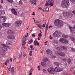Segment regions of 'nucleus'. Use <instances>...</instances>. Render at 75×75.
<instances>
[{"instance_id": "nucleus-57", "label": "nucleus", "mask_w": 75, "mask_h": 75, "mask_svg": "<svg viewBox=\"0 0 75 75\" xmlns=\"http://www.w3.org/2000/svg\"><path fill=\"white\" fill-rule=\"evenodd\" d=\"M52 2H51L52 3V2L54 1L53 0H49V1H52Z\"/></svg>"}, {"instance_id": "nucleus-61", "label": "nucleus", "mask_w": 75, "mask_h": 75, "mask_svg": "<svg viewBox=\"0 0 75 75\" xmlns=\"http://www.w3.org/2000/svg\"><path fill=\"white\" fill-rule=\"evenodd\" d=\"M1 3H3V0H1Z\"/></svg>"}, {"instance_id": "nucleus-10", "label": "nucleus", "mask_w": 75, "mask_h": 75, "mask_svg": "<svg viewBox=\"0 0 75 75\" xmlns=\"http://www.w3.org/2000/svg\"><path fill=\"white\" fill-rule=\"evenodd\" d=\"M47 54L49 55H51L52 54V52L50 50H47L46 51Z\"/></svg>"}, {"instance_id": "nucleus-4", "label": "nucleus", "mask_w": 75, "mask_h": 75, "mask_svg": "<svg viewBox=\"0 0 75 75\" xmlns=\"http://www.w3.org/2000/svg\"><path fill=\"white\" fill-rule=\"evenodd\" d=\"M7 20V17L5 16H0V21H2L3 23L6 22Z\"/></svg>"}, {"instance_id": "nucleus-36", "label": "nucleus", "mask_w": 75, "mask_h": 75, "mask_svg": "<svg viewBox=\"0 0 75 75\" xmlns=\"http://www.w3.org/2000/svg\"><path fill=\"white\" fill-rule=\"evenodd\" d=\"M30 47L31 48V49L32 50H34V48H33V46L32 45H30Z\"/></svg>"}, {"instance_id": "nucleus-27", "label": "nucleus", "mask_w": 75, "mask_h": 75, "mask_svg": "<svg viewBox=\"0 0 75 75\" xmlns=\"http://www.w3.org/2000/svg\"><path fill=\"white\" fill-rule=\"evenodd\" d=\"M61 48L63 50H66L67 49V47H64L63 46H61Z\"/></svg>"}, {"instance_id": "nucleus-60", "label": "nucleus", "mask_w": 75, "mask_h": 75, "mask_svg": "<svg viewBox=\"0 0 75 75\" xmlns=\"http://www.w3.org/2000/svg\"><path fill=\"white\" fill-rule=\"evenodd\" d=\"M32 36L33 37H35V35L34 34H32Z\"/></svg>"}, {"instance_id": "nucleus-55", "label": "nucleus", "mask_w": 75, "mask_h": 75, "mask_svg": "<svg viewBox=\"0 0 75 75\" xmlns=\"http://www.w3.org/2000/svg\"><path fill=\"white\" fill-rule=\"evenodd\" d=\"M35 13L33 12V14H32V16H35Z\"/></svg>"}, {"instance_id": "nucleus-18", "label": "nucleus", "mask_w": 75, "mask_h": 75, "mask_svg": "<svg viewBox=\"0 0 75 75\" xmlns=\"http://www.w3.org/2000/svg\"><path fill=\"white\" fill-rule=\"evenodd\" d=\"M34 45H38V46H39V45H40V44L37 41H35L34 42Z\"/></svg>"}, {"instance_id": "nucleus-25", "label": "nucleus", "mask_w": 75, "mask_h": 75, "mask_svg": "<svg viewBox=\"0 0 75 75\" xmlns=\"http://www.w3.org/2000/svg\"><path fill=\"white\" fill-rule=\"evenodd\" d=\"M19 4H20V5H23V2L22 1L20 0L19 2Z\"/></svg>"}, {"instance_id": "nucleus-62", "label": "nucleus", "mask_w": 75, "mask_h": 75, "mask_svg": "<svg viewBox=\"0 0 75 75\" xmlns=\"http://www.w3.org/2000/svg\"><path fill=\"white\" fill-rule=\"evenodd\" d=\"M35 23H40L38 21H36L35 22Z\"/></svg>"}, {"instance_id": "nucleus-32", "label": "nucleus", "mask_w": 75, "mask_h": 75, "mask_svg": "<svg viewBox=\"0 0 75 75\" xmlns=\"http://www.w3.org/2000/svg\"><path fill=\"white\" fill-rule=\"evenodd\" d=\"M33 51H31L30 52L29 54V55H30V56H32Z\"/></svg>"}, {"instance_id": "nucleus-23", "label": "nucleus", "mask_w": 75, "mask_h": 75, "mask_svg": "<svg viewBox=\"0 0 75 75\" xmlns=\"http://www.w3.org/2000/svg\"><path fill=\"white\" fill-rule=\"evenodd\" d=\"M2 14H5L4 11H0V15Z\"/></svg>"}, {"instance_id": "nucleus-19", "label": "nucleus", "mask_w": 75, "mask_h": 75, "mask_svg": "<svg viewBox=\"0 0 75 75\" xmlns=\"http://www.w3.org/2000/svg\"><path fill=\"white\" fill-rule=\"evenodd\" d=\"M43 61L44 62H47L48 61V59L46 58H44L42 59Z\"/></svg>"}, {"instance_id": "nucleus-52", "label": "nucleus", "mask_w": 75, "mask_h": 75, "mask_svg": "<svg viewBox=\"0 0 75 75\" xmlns=\"http://www.w3.org/2000/svg\"><path fill=\"white\" fill-rule=\"evenodd\" d=\"M23 56L24 57H26L27 56V54L25 53H23Z\"/></svg>"}, {"instance_id": "nucleus-35", "label": "nucleus", "mask_w": 75, "mask_h": 75, "mask_svg": "<svg viewBox=\"0 0 75 75\" xmlns=\"http://www.w3.org/2000/svg\"><path fill=\"white\" fill-rule=\"evenodd\" d=\"M49 8H48V7H47V8H45L46 11H49Z\"/></svg>"}, {"instance_id": "nucleus-16", "label": "nucleus", "mask_w": 75, "mask_h": 75, "mask_svg": "<svg viewBox=\"0 0 75 75\" xmlns=\"http://www.w3.org/2000/svg\"><path fill=\"white\" fill-rule=\"evenodd\" d=\"M8 34H14V32H13L10 30H9L8 31Z\"/></svg>"}, {"instance_id": "nucleus-22", "label": "nucleus", "mask_w": 75, "mask_h": 75, "mask_svg": "<svg viewBox=\"0 0 75 75\" xmlns=\"http://www.w3.org/2000/svg\"><path fill=\"white\" fill-rule=\"evenodd\" d=\"M41 64L42 66H46L47 64L45 62H42L41 63Z\"/></svg>"}, {"instance_id": "nucleus-9", "label": "nucleus", "mask_w": 75, "mask_h": 75, "mask_svg": "<svg viewBox=\"0 0 75 75\" xmlns=\"http://www.w3.org/2000/svg\"><path fill=\"white\" fill-rule=\"evenodd\" d=\"M30 2L31 3V4H35V5L37 3L36 2L37 1V0H30Z\"/></svg>"}, {"instance_id": "nucleus-6", "label": "nucleus", "mask_w": 75, "mask_h": 75, "mask_svg": "<svg viewBox=\"0 0 75 75\" xmlns=\"http://www.w3.org/2000/svg\"><path fill=\"white\" fill-rule=\"evenodd\" d=\"M55 52L57 55H60V56H61V57H64V56H65V54L63 52H61L60 53H58L57 51H55Z\"/></svg>"}, {"instance_id": "nucleus-21", "label": "nucleus", "mask_w": 75, "mask_h": 75, "mask_svg": "<svg viewBox=\"0 0 75 75\" xmlns=\"http://www.w3.org/2000/svg\"><path fill=\"white\" fill-rule=\"evenodd\" d=\"M54 65H56V66H59V63L57 62H54Z\"/></svg>"}, {"instance_id": "nucleus-24", "label": "nucleus", "mask_w": 75, "mask_h": 75, "mask_svg": "<svg viewBox=\"0 0 75 75\" xmlns=\"http://www.w3.org/2000/svg\"><path fill=\"white\" fill-rule=\"evenodd\" d=\"M62 36V37H63V38H67L68 37V36L65 35H63Z\"/></svg>"}, {"instance_id": "nucleus-2", "label": "nucleus", "mask_w": 75, "mask_h": 75, "mask_svg": "<svg viewBox=\"0 0 75 75\" xmlns=\"http://www.w3.org/2000/svg\"><path fill=\"white\" fill-rule=\"evenodd\" d=\"M62 7L64 8H68V7L69 6V0H63L61 3Z\"/></svg>"}, {"instance_id": "nucleus-12", "label": "nucleus", "mask_w": 75, "mask_h": 75, "mask_svg": "<svg viewBox=\"0 0 75 75\" xmlns=\"http://www.w3.org/2000/svg\"><path fill=\"white\" fill-rule=\"evenodd\" d=\"M54 1H53V2H52V3H50V4H48V3H46L45 5L46 6H49V5H50V6H53V4H54Z\"/></svg>"}, {"instance_id": "nucleus-33", "label": "nucleus", "mask_w": 75, "mask_h": 75, "mask_svg": "<svg viewBox=\"0 0 75 75\" xmlns=\"http://www.w3.org/2000/svg\"><path fill=\"white\" fill-rule=\"evenodd\" d=\"M64 43H63V44H67V43H68V40H65V41H64Z\"/></svg>"}, {"instance_id": "nucleus-26", "label": "nucleus", "mask_w": 75, "mask_h": 75, "mask_svg": "<svg viewBox=\"0 0 75 75\" xmlns=\"http://www.w3.org/2000/svg\"><path fill=\"white\" fill-rule=\"evenodd\" d=\"M26 44V40H23L22 42V45H25Z\"/></svg>"}, {"instance_id": "nucleus-41", "label": "nucleus", "mask_w": 75, "mask_h": 75, "mask_svg": "<svg viewBox=\"0 0 75 75\" xmlns=\"http://www.w3.org/2000/svg\"><path fill=\"white\" fill-rule=\"evenodd\" d=\"M43 71L45 73H47V70L45 69H43Z\"/></svg>"}, {"instance_id": "nucleus-49", "label": "nucleus", "mask_w": 75, "mask_h": 75, "mask_svg": "<svg viewBox=\"0 0 75 75\" xmlns=\"http://www.w3.org/2000/svg\"><path fill=\"white\" fill-rule=\"evenodd\" d=\"M6 23H4L2 24L3 25H4V26H5V27H6Z\"/></svg>"}, {"instance_id": "nucleus-30", "label": "nucleus", "mask_w": 75, "mask_h": 75, "mask_svg": "<svg viewBox=\"0 0 75 75\" xmlns=\"http://www.w3.org/2000/svg\"><path fill=\"white\" fill-rule=\"evenodd\" d=\"M9 3H13V0H6Z\"/></svg>"}, {"instance_id": "nucleus-63", "label": "nucleus", "mask_w": 75, "mask_h": 75, "mask_svg": "<svg viewBox=\"0 0 75 75\" xmlns=\"http://www.w3.org/2000/svg\"><path fill=\"white\" fill-rule=\"evenodd\" d=\"M32 74H33V73H30L29 75H31Z\"/></svg>"}, {"instance_id": "nucleus-13", "label": "nucleus", "mask_w": 75, "mask_h": 75, "mask_svg": "<svg viewBox=\"0 0 75 75\" xmlns=\"http://www.w3.org/2000/svg\"><path fill=\"white\" fill-rule=\"evenodd\" d=\"M8 37L9 39H12V40L15 38L14 36L12 35H9L8 36Z\"/></svg>"}, {"instance_id": "nucleus-42", "label": "nucleus", "mask_w": 75, "mask_h": 75, "mask_svg": "<svg viewBox=\"0 0 75 75\" xmlns=\"http://www.w3.org/2000/svg\"><path fill=\"white\" fill-rule=\"evenodd\" d=\"M19 58H21L22 57V56L21 55V54H19Z\"/></svg>"}, {"instance_id": "nucleus-1", "label": "nucleus", "mask_w": 75, "mask_h": 75, "mask_svg": "<svg viewBox=\"0 0 75 75\" xmlns=\"http://www.w3.org/2000/svg\"><path fill=\"white\" fill-rule=\"evenodd\" d=\"M63 68L57 66L54 69L53 67H50L48 69L47 71L50 74H54L55 71L59 72H61V71H63Z\"/></svg>"}, {"instance_id": "nucleus-59", "label": "nucleus", "mask_w": 75, "mask_h": 75, "mask_svg": "<svg viewBox=\"0 0 75 75\" xmlns=\"http://www.w3.org/2000/svg\"><path fill=\"white\" fill-rule=\"evenodd\" d=\"M52 26L50 25L49 27V28H52Z\"/></svg>"}, {"instance_id": "nucleus-37", "label": "nucleus", "mask_w": 75, "mask_h": 75, "mask_svg": "<svg viewBox=\"0 0 75 75\" xmlns=\"http://www.w3.org/2000/svg\"><path fill=\"white\" fill-rule=\"evenodd\" d=\"M68 61L69 64H70V63L71 62V59H68Z\"/></svg>"}, {"instance_id": "nucleus-46", "label": "nucleus", "mask_w": 75, "mask_h": 75, "mask_svg": "<svg viewBox=\"0 0 75 75\" xmlns=\"http://www.w3.org/2000/svg\"><path fill=\"white\" fill-rule=\"evenodd\" d=\"M32 59V58L31 57H28V61H31V59Z\"/></svg>"}, {"instance_id": "nucleus-44", "label": "nucleus", "mask_w": 75, "mask_h": 75, "mask_svg": "<svg viewBox=\"0 0 75 75\" xmlns=\"http://www.w3.org/2000/svg\"><path fill=\"white\" fill-rule=\"evenodd\" d=\"M10 26V24L9 23H6V27H9Z\"/></svg>"}, {"instance_id": "nucleus-20", "label": "nucleus", "mask_w": 75, "mask_h": 75, "mask_svg": "<svg viewBox=\"0 0 75 75\" xmlns=\"http://www.w3.org/2000/svg\"><path fill=\"white\" fill-rule=\"evenodd\" d=\"M10 61V59H7L6 62L5 63V64L7 66L8 64V62H9V61Z\"/></svg>"}, {"instance_id": "nucleus-14", "label": "nucleus", "mask_w": 75, "mask_h": 75, "mask_svg": "<svg viewBox=\"0 0 75 75\" xmlns=\"http://www.w3.org/2000/svg\"><path fill=\"white\" fill-rule=\"evenodd\" d=\"M59 42H60L61 43H62L63 44L65 43V39L64 38H61L59 40Z\"/></svg>"}, {"instance_id": "nucleus-3", "label": "nucleus", "mask_w": 75, "mask_h": 75, "mask_svg": "<svg viewBox=\"0 0 75 75\" xmlns=\"http://www.w3.org/2000/svg\"><path fill=\"white\" fill-rule=\"evenodd\" d=\"M54 24L55 25H58L59 27H62L63 26V25H64V23H63V22L62 21L57 19L55 20Z\"/></svg>"}, {"instance_id": "nucleus-34", "label": "nucleus", "mask_w": 75, "mask_h": 75, "mask_svg": "<svg viewBox=\"0 0 75 75\" xmlns=\"http://www.w3.org/2000/svg\"><path fill=\"white\" fill-rule=\"evenodd\" d=\"M71 1L72 3L74 4H75V0H70Z\"/></svg>"}, {"instance_id": "nucleus-39", "label": "nucleus", "mask_w": 75, "mask_h": 75, "mask_svg": "<svg viewBox=\"0 0 75 75\" xmlns=\"http://www.w3.org/2000/svg\"><path fill=\"white\" fill-rule=\"evenodd\" d=\"M38 27L40 28V29H41V25L40 24L38 25Z\"/></svg>"}, {"instance_id": "nucleus-54", "label": "nucleus", "mask_w": 75, "mask_h": 75, "mask_svg": "<svg viewBox=\"0 0 75 75\" xmlns=\"http://www.w3.org/2000/svg\"><path fill=\"white\" fill-rule=\"evenodd\" d=\"M40 67H40V66H38V70H41V69H40Z\"/></svg>"}, {"instance_id": "nucleus-48", "label": "nucleus", "mask_w": 75, "mask_h": 75, "mask_svg": "<svg viewBox=\"0 0 75 75\" xmlns=\"http://www.w3.org/2000/svg\"><path fill=\"white\" fill-rule=\"evenodd\" d=\"M38 9L39 10H42V8L41 7H39L38 8Z\"/></svg>"}, {"instance_id": "nucleus-43", "label": "nucleus", "mask_w": 75, "mask_h": 75, "mask_svg": "<svg viewBox=\"0 0 75 75\" xmlns=\"http://www.w3.org/2000/svg\"><path fill=\"white\" fill-rule=\"evenodd\" d=\"M33 70H34L33 69V68H31L30 70V72H33Z\"/></svg>"}, {"instance_id": "nucleus-58", "label": "nucleus", "mask_w": 75, "mask_h": 75, "mask_svg": "<svg viewBox=\"0 0 75 75\" xmlns=\"http://www.w3.org/2000/svg\"><path fill=\"white\" fill-rule=\"evenodd\" d=\"M46 27L48 28V23L47 24Z\"/></svg>"}, {"instance_id": "nucleus-8", "label": "nucleus", "mask_w": 75, "mask_h": 75, "mask_svg": "<svg viewBox=\"0 0 75 75\" xmlns=\"http://www.w3.org/2000/svg\"><path fill=\"white\" fill-rule=\"evenodd\" d=\"M22 23V22L21 21H17L16 22H15V24L17 25V26H21V24Z\"/></svg>"}, {"instance_id": "nucleus-11", "label": "nucleus", "mask_w": 75, "mask_h": 75, "mask_svg": "<svg viewBox=\"0 0 75 75\" xmlns=\"http://www.w3.org/2000/svg\"><path fill=\"white\" fill-rule=\"evenodd\" d=\"M11 11L12 13L15 14V15H17V12L16 11V10L14 9H11Z\"/></svg>"}, {"instance_id": "nucleus-40", "label": "nucleus", "mask_w": 75, "mask_h": 75, "mask_svg": "<svg viewBox=\"0 0 75 75\" xmlns=\"http://www.w3.org/2000/svg\"><path fill=\"white\" fill-rule=\"evenodd\" d=\"M71 50H72V52H75V49H74V48H72L71 49Z\"/></svg>"}, {"instance_id": "nucleus-56", "label": "nucleus", "mask_w": 75, "mask_h": 75, "mask_svg": "<svg viewBox=\"0 0 75 75\" xmlns=\"http://www.w3.org/2000/svg\"><path fill=\"white\" fill-rule=\"evenodd\" d=\"M72 12L73 13V14H75V11H72Z\"/></svg>"}, {"instance_id": "nucleus-50", "label": "nucleus", "mask_w": 75, "mask_h": 75, "mask_svg": "<svg viewBox=\"0 0 75 75\" xmlns=\"http://www.w3.org/2000/svg\"><path fill=\"white\" fill-rule=\"evenodd\" d=\"M42 27H43V28H44V27H45V24H43L42 25Z\"/></svg>"}, {"instance_id": "nucleus-29", "label": "nucleus", "mask_w": 75, "mask_h": 75, "mask_svg": "<svg viewBox=\"0 0 75 75\" xmlns=\"http://www.w3.org/2000/svg\"><path fill=\"white\" fill-rule=\"evenodd\" d=\"M7 68L8 69V71H11V66H7Z\"/></svg>"}, {"instance_id": "nucleus-47", "label": "nucleus", "mask_w": 75, "mask_h": 75, "mask_svg": "<svg viewBox=\"0 0 75 75\" xmlns=\"http://www.w3.org/2000/svg\"><path fill=\"white\" fill-rule=\"evenodd\" d=\"M2 46H3V47H7V45H6L5 44H2Z\"/></svg>"}, {"instance_id": "nucleus-31", "label": "nucleus", "mask_w": 75, "mask_h": 75, "mask_svg": "<svg viewBox=\"0 0 75 75\" xmlns=\"http://www.w3.org/2000/svg\"><path fill=\"white\" fill-rule=\"evenodd\" d=\"M33 40L32 39L31 40L28 42V44H32L33 43Z\"/></svg>"}, {"instance_id": "nucleus-15", "label": "nucleus", "mask_w": 75, "mask_h": 75, "mask_svg": "<svg viewBox=\"0 0 75 75\" xmlns=\"http://www.w3.org/2000/svg\"><path fill=\"white\" fill-rule=\"evenodd\" d=\"M14 68L13 67H12L11 69V72L12 75H14Z\"/></svg>"}, {"instance_id": "nucleus-64", "label": "nucleus", "mask_w": 75, "mask_h": 75, "mask_svg": "<svg viewBox=\"0 0 75 75\" xmlns=\"http://www.w3.org/2000/svg\"><path fill=\"white\" fill-rule=\"evenodd\" d=\"M11 62H12V59L11 58Z\"/></svg>"}, {"instance_id": "nucleus-45", "label": "nucleus", "mask_w": 75, "mask_h": 75, "mask_svg": "<svg viewBox=\"0 0 75 75\" xmlns=\"http://www.w3.org/2000/svg\"><path fill=\"white\" fill-rule=\"evenodd\" d=\"M38 36H39V37H41V36H42V34H41V33H40L38 35Z\"/></svg>"}, {"instance_id": "nucleus-17", "label": "nucleus", "mask_w": 75, "mask_h": 75, "mask_svg": "<svg viewBox=\"0 0 75 75\" xmlns=\"http://www.w3.org/2000/svg\"><path fill=\"white\" fill-rule=\"evenodd\" d=\"M11 44H12V43H11V42L8 40L6 42V44L7 45H11Z\"/></svg>"}, {"instance_id": "nucleus-5", "label": "nucleus", "mask_w": 75, "mask_h": 75, "mask_svg": "<svg viewBox=\"0 0 75 75\" xmlns=\"http://www.w3.org/2000/svg\"><path fill=\"white\" fill-rule=\"evenodd\" d=\"M63 16L64 17H66V16H69L71 17L72 16V13L70 14L69 13V12H64L63 13Z\"/></svg>"}, {"instance_id": "nucleus-53", "label": "nucleus", "mask_w": 75, "mask_h": 75, "mask_svg": "<svg viewBox=\"0 0 75 75\" xmlns=\"http://www.w3.org/2000/svg\"><path fill=\"white\" fill-rule=\"evenodd\" d=\"M57 50H61V48H60L58 47H57Z\"/></svg>"}, {"instance_id": "nucleus-51", "label": "nucleus", "mask_w": 75, "mask_h": 75, "mask_svg": "<svg viewBox=\"0 0 75 75\" xmlns=\"http://www.w3.org/2000/svg\"><path fill=\"white\" fill-rule=\"evenodd\" d=\"M41 37H40L39 36L38 38V40H39V41H40V40H41Z\"/></svg>"}, {"instance_id": "nucleus-38", "label": "nucleus", "mask_w": 75, "mask_h": 75, "mask_svg": "<svg viewBox=\"0 0 75 75\" xmlns=\"http://www.w3.org/2000/svg\"><path fill=\"white\" fill-rule=\"evenodd\" d=\"M48 27H46V29H45V33L46 34H47V31L48 30Z\"/></svg>"}, {"instance_id": "nucleus-28", "label": "nucleus", "mask_w": 75, "mask_h": 75, "mask_svg": "<svg viewBox=\"0 0 75 75\" xmlns=\"http://www.w3.org/2000/svg\"><path fill=\"white\" fill-rule=\"evenodd\" d=\"M2 49L4 51H7V49L6 48L3 47Z\"/></svg>"}, {"instance_id": "nucleus-7", "label": "nucleus", "mask_w": 75, "mask_h": 75, "mask_svg": "<svg viewBox=\"0 0 75 75\" xmlns=\"http://www.w3.org/2000/svg\"><path fill=\"white\" fill-rule=\"evenodd\" d=\"M61 34V32H59V31H55L53 33V35L54 36V37H57V35H59Z\"/></svg>"}]
</instances>
